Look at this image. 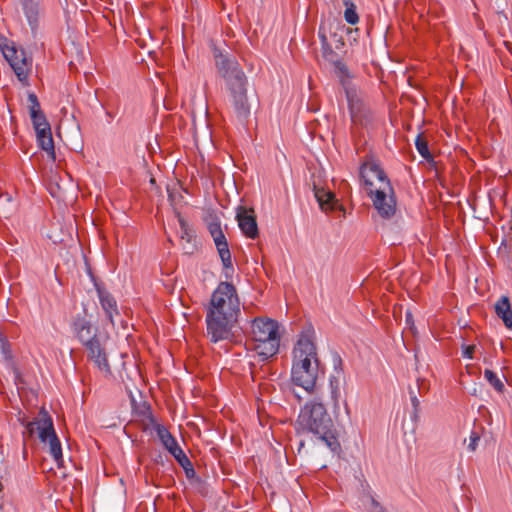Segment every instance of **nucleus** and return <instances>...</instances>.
Here are the masks:
<instances>
[{"label": "nucleus", "instance_id": "12", "mask_svg": "<svg viewBox=\"0 0 512 512\" xmlns=\"http://www.w3.org/2000/svg\"><path fill=\"white\" fill-rule=\"evenodd\" d=\"M5 58L9 61L18 79L23 81L29 74V63L25 57L24 51H17L15 48L7 49L4 52Z\"/></svg>", "mask_w": 512, "mask_h": 512}, {"label": "nucleus", "instance_id": "2", "mask_svg": "<svg viewBox=\"0 0 512 512\" xmlns=\"http://www.w3.org/2000/svg\"><path fill=\"white\" fill-rule=\"evenodd\" d=\"M315 339L314 329L307 327L299 334L292 351L291 381L309 393L315 389L319 372Z\"/></svg>", "mask_w": 512, "mask_h": 512}, {"label": "nucleus", "instance_id": "33", "mask_svg": "<svg viewBox=\"0 0 512 512\" xmlns=\"http://www.w3.org/2000/svg\"><path fill=\"white\" fill-rule=\"evenodd\" d=\"M319 37H320V40H321V46H325L326 44H329L327 36H326V34L324 32L319 31Z\"/></svg>", "mask_w": 512, "mask_h": 512}, {"label": "nucleus", "instance_id": "28", "mask_svg": "<svg viewBox=\"0 0 512 512\" xmlns=\"http://www.w3.org/2000/svg\"><path fill=\"white\" fill-rule=\"evenodd\" d=\"M322 48V56L329 62H333L337 59V54L333 51L330 44H326L325 46H321Z\"/></svg>", "mask_w": 512, "mask_h": 512}, {"label": "nucleus", "instance_id": "11", "mask_svg": "<svg viewBox=\"0 0 512 512\" xmlns=\"http://www.w3.org/2000/svg\"><path fill=\"white\" fill-rule=\"evenodd\" d=\"M236 219L239 228L246 237L255 239L258 236V226L253 209L239 206L237 208Z\"/></svg>", "mask_w": 512, "mask_h": 512}, {"label": "nucleus", "instance_id": "3", "mask_svg": "<svg viewBox=\"0 0 512 512\" xmlns=\"http://www.w3.org/2000/svg\"><path fill=\"white\" fill-rule=\"evenodd\" d=\"M218 73L225 79L230 93V102L239 118H246L250 113L247 99V77L239 62L232 54L218 48L213 50Z\"/></svg>", "mask_w": 512, "mask_h": 512}, {"label": "nucleus", "instance_id": "6", "mask_svg": "<svg viewBox=\"0 0 512 512\" xmlns=\"http://www.w3.org/2000/svg\"><path fill=\"white\" fill-rule=\"evenodd\" d=\"M18 421L25 427L23 431V458H27V445L26 441L32 438L37 433L38 438L44 444L49 446V453L60 467L63 464V453L61 442L55 432L53 420L48 411L42 407L38 413L37 418L29 421L25 415L19 416Z\"/></svg>", "mask_w": 512, "mask_h": 512}, {"label": "nucleus", "instance_id": "29", "mask_svg": "<svg viewBox=\"0 0 512 512\" xmlns=\"http://www.w3.org/2000/svg\"><path fill=\"white\" fill-rule=\"evenodd\" d=\"M480 440V436L477 432L473 431L469 437L468 450L471 452H475L478 446V442Z\"/></svg>", "mask_w": 512, "mask_h": 512}, {"label": "nucleus", "instance_id": "4", "mask_svg": "<svg viewBox=\"0 0 512 512\" xmlns=\"http://www.w3.org/2000/svg\"><path fill=\"white\" fill-rule=\"evenodd\" d=\"M298 433H312L331 451H337L340 443L333 431V422L322 402L312 400L300 410L295 424Z\"/></svg>", "mask_w": 512, "mask_h": 512}, {"label": "nucleus", "instance_id": "19", "mask_svg": "<svg viewBox=\"0 0 512 512\" xmlns=\"http://www.w3.org/2000/svg\"><path fill=\"white\" fill-rule=\"evenodd\" d=\"M36 137L39 147L44 150L48 156L55 159L54 141L51 128H49V130L41 129V131L36 132Z\"/></svg>", "mask_w": 512, "mask_h": 512}, {"label": "nucleus", "instance_id": "20", "mask_svg": "<svg viewBox=\"0 0 512 512\" xmlns=\"http://www.w3.org/2000/svg\"><path fill=\"white\" fill-rule=\"evenodd\" d=\"M315 197L323 211H331L335 208L337 200L332 192L324 189H317L315 191Z\"/></svg>", "mask_w": 512, "mask_h": 512}, {"label": "nucleus", "instance_id": "18", "mask_svg": "<svg viewBox=\"0 0 512 512\" xmlns=\"http://www.w3.org/2000/svg\"><path fill=\"white\" fill-rule=\"evenodd\" d=\"M157 436L160 439L163 446L171 453L175 454L178 452L181 447L178 445L176 439L171 435V433L163 426H156Z\"/></svg>", "mask_w": 512, "mask_h": 512}, {"label": "nucleus", "instance_id": "13", "mask_svg": "<svg viewBox=\"0 0 512 512\" xmlns=\"http://www.w3.org/2000/svg\"><path fill=\"white\" fill-rule=\"evenodd\" d=\"M347 98L352 122L360 125L366 124L371 116L370 109L355 95L347 93Z\"/></svg>", "mask_w": 512, "mask_h": 512}, {"label": "nucleus", "instance_id": "24", "mask_svg": "<svg viewBox=\"0 0 512 512\" xmlns=\"http://www.w3.org/2000/svg\"><path fill=\"white\" fill-rule=\"evenodd\" d=\"M484 377L489 382L491 386L494 387V389L498 392H502L504 389V384L502 381L498 378L495 372L492 370L486 369L484 371Z\"/></svg>", "mask_w": 512, "mask_h": 512}, {"label": "nucleus", "instance_id": "34", "mask_svg": "<svg viewBox=\"0 0 512 512\" xmlns=\"http://www.w3.org/2000/svg\"><path fill=\"white\" fill-rule=\"evenodd\" d=\"M185 472H186L187 477H192L195 475V470L192 465L187 467V470H185Z\"/></svg>", "mask_w": 512, "mask_h": 512}, {"label": "nucleus", "instance_id": "15", "mask_svg": "<svg viewBox=\"0 0 512 512\" xmlns=\"http://www.w3.org/2000/svg\"><path fill=\"white\" fill-rule=\"evenodd\" d=\"M97 294L106 318L114 327V317L119 315L118 305L115 298L108 291L99 287H97Z\"/></svg>", "mask_w": 512, "mask_h": 512}, {"label": "nucleus", "instance_id": "21", "mask_svg": "<svg viewBox=\"0 0 512 512\" xmlns=\"http://www.w3.org/2000/svg\"><path fill=\"white\" fill-rule=\"evenodd\" d=\"M176 216L180 226L181 240H185L187 243L191 244L196 238L194 231L190 228L187 221L181 216L179 212H176Z\"/></svg>", "mask_w": 512, "mask_h": 512}, {"label": "nucleus", "instance_id": "26", "mask_svg": "<svg viewBox=\"0 0 512 512\" xmlns=\"http://www.w3.org/2000/svg\"><path fill=\"white\" fill-rule=\"evenodd\" d=\"M332 63L334 64L337 76L341 79L342 82L350 77L349 70L342 61L336 59Z\"/></svg>", "mask_w": 512, "mask_h": 512}, {"label": "nucleus", "instance_id": "25", "mask_svg": "<svg viewBox=\"0 0 512 512\" xmlns=\"http://www.w3.org/2000/svg\"><path fill=\"white\" fill-rule=\"evenodd\" d=\"M363 504L368 512H387L383 505L372 495L367 496Z\"/></svg>", "mask_w": 512, "mask_h": 512}, {"label": "nucleus", "instance_id": "30", "mask_svg": "<svg viewBox=\"0 0 512 512\" xmlns=\"http://www.w3.org/2000/svg\"><path fill=\"white\" fill-rule=\"evenodd\" d=\"M0 341H1V350H2V353L4 354V357L6 359L10 358V349H9L8 341L2 336L0 337Z\"/></svg>", "mask_w": 512, "mask_h": 512}, {"label": "nucleus", "instance_id": "7", "mask_svg": "<svg viewBox=\"0 0 512 512\" xmlns=\"http://www.w3.org/2000/svg\"><path fill=\"white\" fill-rule=\"evenodd\" d=\"M252 349L262 358L267 360L274 356L280 346L278 323L269 318H255L251 326Z\"/></svg>", "mask_w": 512, "mask_h": 512}, {"label": "nucleus", "instance_id": "17", "mask_svg": "<svg viewBox=\"0 0 512 512\" xmlns=\"http://www.w3.org/2000/svg\"><path fill=\"white\" fill-rule=\"evenodd\" d=\"M495 313L508 329H512V308L507 296L500 297L495 303Z\"/></svg>", "mask_w": 512, "mask_h": 512}, {"label": "nucleus", "instance_id": "5", "mask_svg": "<svg viewBox=\"0 0 512 512\" xmlns=\"http://www.w3.org/2000/svg\"><path fill=\"white\" fill-rule=\"evenodd\" d=\"M74 336L85 348L88 360L92 361L105 376L111 375L106 351L107 336L100 333L86 315H76L71 323Z\"/></svg>", "mask_w": 512, "mask_h": 512}, {"label": "nucleus", "instance_id": "32", "mask_svg": "<svg viewBox=\"0 0 512 512\" xmlns=\"http://www.w3.org/2000/svg\"><path fill=\"white\" fill-rule=\"evenodd\" d=\"M411 403H412V406L414 408V414L417 415L420 402H419L418 398L415 395L411 396Z\"/></svg>", "mask_w": 512, "mask_h": 512}, {"label": "nucleus", "instance_id": "10", "mask_svg": "<svg viewBox=\"0 0 512 512\" xmlns=\"http://www.w3.org/2000/svg\"><path fill=\"white\" fill-rule=\"evenodd\" d=\"M208 231L214 240L219 257L225 269L233 270L231 253L227 239L222 231L221 223L218 219H213L208 223Z\"/></svg>", "mask_w": 512, "mask_h": 512}, {"label": "nucleus", "instance_id": "35", "mask_svg": "<svg viewBox=\"0 0 512 512\" xmlns=\"http://www.w3.org/2000/svg\"><path fill=\"white\" fill-rule=\"evenodd\" d=\"M405 317L407 324H413V316L411 312H406Z\"/></svg>", "mask_w": 512, "mask_h": 512}, {"label": "nucleus", "instance_id": "8", "mask_svg": "<svg viewBox=\"0 0 512 512\" xmlns=\"http://www.w3.org/2000/svg\"><path fill=\"white\" fill-rule=\"evenodd\" d=\"M206 312L239 321L240 300L235 286L229 282H221L212 293Z\"/></svg>", "mask_w": 512, "mask_h": 512}, {"label": "nucleus", "instance_id": "16", "mask_svg": "<svg viewBox=\"0 0 512 512\" xmlns=\"http://www.w3.org/2000/svg\"><path fill=\"white\" fill-rule=\"evenodd\" d=\"M22 8L31 29L36 30L38 27L39 16L42 15L39 0H23Z\"/></svg>", "mask_w": 512, "mask_h": 512}, {"label": "nucleus", "instance_id": "14", "mask_svg": "<svg viewBox=\"0 0 512 512\" xmlns=\"http://www.w3.org/2000/svg\"><path fill=\"white\" fill-rule=\"evenodd\" d=\"M29 112L35 132L49 130L50 124L41 110L40 103L34 93L28 95Z\"/></svg>", "mask_w": 512, "mask_h": 512}, {"label": "nucleus", "instance_id": "23", "mask_svg": "<svg viewBox=\"0 0 512 512\" xmlns=\"http://www.w3.org/2000/svg\"><path fill=\"white\" fill-rule=\"evenodd\" d=\"M415 146L419 154L425 159V160H431L432 155L428 148V142L427 140L420 134L417 136L415 140Z\"/></svg>", "mask_w": 512, "mask_h": 512}, {"label": "nucleus", "instance_id": "22", "mask_svg": "<svg viewBox=\"0 0 512 512\" xmlns=\"http://www.w3.org/2000/svg\"><path fill=\"white\" fill-rule=\"evenodd\" d=\"M344 5L346 6L344 12V18L349 24H357L359 21L358 14L356 12V6L351 2V0H343Z\"/></svg>", "mask_w": 512, "mask_h": 512}, {"label": "nucleus", "instance_id": "9", "mask_svg": "<svg viewBox=\"0 0 512 512\" xmlns=\"http://www.w3.org/2000/svg\"><path fill=\"white\" fill-rule=\"evenodd\" d=\"M206 337L211 343L232 342L238 335L239 321L229 317L207 313L205 315Z\"/></svg>", "mask_w": 512, "mask_h": 512}, {"label": "nucleus", "instance_id": "31", "mask_svg": "<svg viewBox=\"0 0 512 512\" xmlns=\"http://www.w3.org/2000/svg\"><path fill=\"white\" fill-rule=\"evenodd\" d=\"M474 350H475V346H473V345L466 346L463 351V356L467 357V358H472Z\"/></svg>", "mask_w": 512, "mask_h": 512}, {"label": "nucleus", "instance_id": "27", "mask_svg": "<svg viewBox=\"0 0 512 512\" xmlns=\"http://www.w3.org/2000/svg\"><path fill=\"white\" fill-rule=\"evenodd\" d=\"M172 455L177 460V462L184 468V470H187V467L192 465L191 461L189 460V458L186 456L182 449H180L178 452H175V454Z\"/></svg>", "mask_w": 512, "mask_h": 512}, {"label": "nucleus", "instance_id": "1", "mask_svg": "<svg viewBox=\"0 0 512 512\" xmlns=\"http://www.w3.org/2000/svg\"><path fill=\"white\" fill-rule=\"evenodd\" d=\"M359 175L379 216L392 218L396 213L395 192L379 162L373 157H367L360 166Z\"/></svg>", "mask_w": 512, "mask_h": 512}]
</instances>
